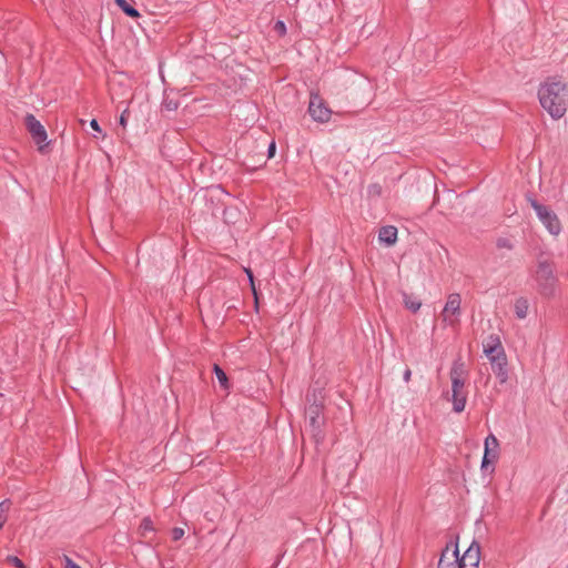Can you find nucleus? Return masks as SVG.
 I'll use <instances>...</instances> for the list:
<instances>
[{
  "instance_id": "f257e3e1",
  "label": "nucleus",
  "mask_w": 568,
  "mask_h": 568,
  "mask_svg": "<svg viewBox=\"0 0 568 568\" xmlns=\"http://www.w3.org/2000/svg\"><path fill=\"white\" fill-rule=\"evenodd\" d=\"M541 106L552 119H560L568 108L567 85L557 78H548L538 89Z\"/></svg>"
},
{
  "instance_id": "f03ea898",
  "label": "nucleus",
  "mask_w": 568,
  "mask_h": 568,
  "mask_svg": "<svg viewBox=\"0 0 568 568\" xmlns=\"http://www.w3.org/2000/svg\"><path fill=\"white\" fill-rule=\"evenodd\" d=\"M537 291L545 297H550L556 292L557 277L555 268L548 261H539L532 274Z\"/></svg>"
},
{
  "instance_id": "7ed1b4c3",
  "label": "nucleus",
  "mask_w": 568,
  "mask_h": 568,
  "mask_svg": "<svg viewBox=\"0 0 568 568\" xmlns=\"http://www.w3.org/2000/svg\"><path fill=\"white\" fill-rule=\"evenodd\" d=\"M535 210L537 217L551 235H558L561 232V223L557 214L548 206L540 204L535 199L528 200Z\"/></svg>"
},
{
  "instance_id": "20e7f679",
  "label": "nucleus",
  "mask_w": 568,
  "mask_h": 568,
  "mask_svg": "<svg viewBox=\"0 0 568 568\" xmlns=\"http://www.w3.org/2000/svg\"><path fill=\"white\" fill-rule=\"evenodd\" d=\"M462 297L458 293H450L442 311V320L446 326L454 327L459 323L462 315Z\"/></svg>"
},
{
  "instance_id": "39448f33",
  "label": "nucleus",
  "mask_w": 568,
  "mask_h": 568,
  "mask_svg": "<svg viewBox=\"0 0 568 568\" xmlns=\"http://www.w3.org/2000/svg\"><path fill=\"white\" fill-rule=\"evenodd\" d=\"M27 129L33 141L39 145V150H43V143H47L48 134L44 126L36 119L33 114H27L24 119Z\"/></svg>"
},
{
  "instance_id": "423d86ee",
  "label": "nucleus",
  "mask_w": 568,
  "mask_h": 568,
  "mask_svg": "<svg viewBox=\"0 0 568 568\" xmlns=\"http://www.w3.org/2000/svg\"><path fill=\"white\" fill-rule=\"evenodd\" d=\"M321 415H322V406L321 405L312 404L308 406V408L306 410V416L308 418L311 433H312L314 439L316 440V443H318L323 438V435H322L323 419L321 418Z\"/></svg>"
},
{
  "instance_id": "0eeeda50",
  "label": "nucleus",
  "mask_w": 568,
  "mask_h": 568,
  "mask_svg": "<svg viewBox=\"0 0 568 568\" xmlns=\"http://www.w3.org/2000/svg\"><path fill=\"white\" fill-rule=\"evenodd\" d=\"M310 115L314 121L325 123L331 118V110L317 94H312L308 105Z\"/></svg>"
},
{
  "instance_id": "6e6552de",
  "label": "nucleus",
  "mask_w": 568,
  "mask_h": 568,
  "mask_svg": "<svg viewBox=\"0 0 568 568\" xmlns=\"http://www.w3.org/2000/svg\"><path fill=\"white\" fill-rule=\"evenodd\" d=\"M464 386L465 379L454 378V381H452V402L455 413H462L465 409L467 396L463 392Z\"/></svg>"
},
{
  "instance_id": "1a4fd4ad",
  "label": "nucleus",
  "mask_w": 568,
  "mask_h": 568,
  "mask_svg": "<svg viewBox=\"0 0 568 568\" xmlns=\"http://www.w3.org/2000/svg\"><path fill=\"white\" fill-rule=\"evenodd\" d=\"M499 443L497 438L490 434L485 439V452L481 460V469L487 470L489 465H493L498 457Z\"/></svg>"
},
{
  "instance_id": "9d476101",
  "label": "nucleus",
  "mask_w": 568,
  "mask_h": 568,
  "mask_svg": "<svg viewBox=\"0 0 568 568\" xmlns=\"http://www.w3.org/2000/svg\"><path fill=\"white\" fill-rule=\"evenodd\" d=\"M488 359L499 383L505 384L508 381L507 356L505 351H500L499 354Z\"/></svg>"
},
{
  "instance_id": "9b49d317",
  "label": "nucleus",
  "mask_w": 568,
  "mask_h": 568,
  "mask_svg": "<svg viewBox=\"0 0 568 568\" xmlns=\"http://www.w3.org/2000/svg\"><path fill=\"white\" fill-rule=\"evenodd\" d=\"M480 560V547L477 542H473L464 552L463 557H458V568H478Z\"/></svg>"
},
{
  "instance_id": "f8f14e48",
  "label": "nucleus",
  "mask_w": 568,
  "mask_h": 568,
  "mask_svg": "<svg viewBox=\"0 0 568 568\" xmlns=\"http://www.w3.org/2000/svg\"><path fill=\"white\" fill-rule=\"evenodd\" d=\"M438 568H458V549L448 547L442 552L438 561Z\"/></svg>"
},
{
  "instance_id": "ddd939ff",
  "label": "nucleus",
  "mask_w": 568,
  "mask_h": 568,
  "mask_svg": "<svg viewBox=\"0 0 568 568\" xmlns=\"http://www.w3.org/2000/svg\"><path fill=\"white\" fill-rule=\"evenodd\" d=\"M500 351H504L500 338L498 335L491 334L487 337L484 344V353L488 358L496 356Z\"/></svg>"
},
{
  "instance_id": "4468645a",
  "label": "nucleus",
  "mask_w": 568,
  "mask_h": 568,
  "mask_svg": "<svg viewBox=\"0 0 568 568\" xmlns=\"http://www.w3.org/2000/svg\"><path fill=\"white\" fill-rule=\"evenodd\" d=\"M378 240L386 245H394L397 241V229L393 225L383 226L378 232Z\"/></svg>"
},
{
  "instance_id": "2eb2a0df",
  "label": "nucleus",
  "mask_w": 568,
  "mask_h": 568,
  "mask_svg": "<svg viewBox=\"0 0 568 568\" xmlns=\"http://www.w3.org/2000/svg\"><path fill=\"white\" fill-rule=\"evenodd\" d=\"M466 368H465V364L464 362L458 358L456 361H454L453 365H452V368H450V379L454 381V378H457V379H465V375H466Z\"/></svg>"
},
{
  "instance_id": "dca6fc26",
  "label": "nucleus",
  "mask_w": 568,
  "mask_h": 568,
  "mask_svg": "<svg viewBox=\"0 0 568 568\" xmlns=\"http://www.w3.org/2000/svg\"><path fill=\"white\" fill-rule=\"evenodd\" d=\"M403 303L405 307L412 311L413 313H416L422 306V302L419 298L407 293H403Z\"/></svg>"
},
{
  "instance_id": "f3484780",
  "label": "nucleus",
  "mask_w": 568,
  "mask_h": 568,
  "mask_svg": "<svg viewBox=\"0 0 568 568\" xmlns=\"http://www.w3.org/2000/svg\"><path fill=\"white\" fill-rule=\"evenodd\" d=\"M529 303L526 298L520 297L515 302V314L518 318L524 320L528 314Z\"/></svg>"
},
{
  "instance_id": "a211bd4d",
  "label": "nucleus",
  "mask_w": 568,
  "mask_h": 568,
  "mask_svg": "<svg viewBox=\"0 0 568 568\" xmlns=\"http://www.w3.org/2000/svg\"><path fill=\"white\" fill-rule=\"evenodd\" d=\"M115 3L118 4V7L130 18H139L140 17V12L134 8L132 7L131 4H129L126 2V0H114Z\"/></svg>"
},
{
  "instance_id": "6ab92c4d",
  "label": "nucleus",
  "mask_w": 568,
  "mask_h": 568,
  "mask_svg": "<svg viewBox=\"0 0 568 568\" xmlns=\"http://www.w3.org/2000/svg\"><path fill=\"white\" fill-rule=\"evenodd\" d=\"M213 371H214V374H215L220 385L224 389H227L229 388V379H227L225 372L217 364L214 365Z\"/></svg>"
},
{
  "instance_id": "aec40b11",
  "label": "nucleus",
  "mask_w": 568,
  "mask_h": 568,
  "mask_svg": "<svg viewBox=\"0 0 568 568\" xmlns=\"http://www.w3.org/2000/svg\"><path fill=\"white\" fill-rule=\"evenodd\" d=\"M10 506H11V501L8 499L0 503V529L2 528V526L4 525V523L7 520V514L10 509Z\"/></svg>"
},
{
  "instance_id": "412c9836",
  "label": "nucleus",
  "mask_w": 568,
  "mask_h": 568,
  "mask_svg": "<svg viewBox=\"0 0 568 568\" xmlns=\"http://www.w3.org/2000/svg\"><path fill=\"white\" fill-rule=\"evenodd\" d=\"M163 106L168 111H175L179 108V103L174 100L165 99L163 101Z\"/></svg>"
},
{
  "instance_id": "4be33fe9",
  "label": "nucleus",
  "mask_w": 568,
  "mask_h": 568,
  "mask_svg": "<svg viewBox=\"0 0 568 568\" xmlns=\"http://www.w3.org/2000/svg\"><path fill=\"white\" fill-rule=\"evenodd\" d=\"M496 244H497V246L499 248H507V250H511L513 248L511 242L508 239H505V237L498 239Z\"/></svg>"
},
{
  "instance_id": "5701e85b",
  "label": "nucleus",
  "mask_w": 568,
  "mask_h": 568,
  "mask_svg": "<svg viewBox=\"0 0 568 568\" xmlns=\"http://www.w3.org/2000/svg\"><path fill=\"white\" fill-rule=\"evenodd\" d=\"M274 30L278 34L284 36L286 33V26L282 20H278L275 22Z\"/></svg>"
},
{
  "instance_id": "b1692460",
  "label": "nucleus",
  "mask_w": 568,
  "mask_h": 568,
  "mask_svg": "<svg viewBox=\"0 0 568 568\" xmlns=\"http://www.w3.org/2000/svg\"><path fill=\"white\" fill-rule=\"evenodd\" d=\"M141 529L144 531H151L153 530L152 521L150 518H144L141 523Z\"/></svg>"
},
{
  "instance_id": "393cba45",
  "label": "nucleus",
  "mask_w": 568,
  "mask_h": 568,
  "mask_svg": "<svg viewBox=\"0 0 568 568\" xmlns=\"http://www.w3.org/2000/svg\"><path fill=\"white\" fill-rule=\"evenodd\" d=\"M183 536H184V529H183V528L175 527V528L172 530V538H173L174 540H179V539H181Z\"/></svg>"
},
{
  "instance_id": "a878e982",
  "label": "nucleus",
  "mask_w": 568,
  "mask_h": 568,
  "mask_svg": "<svg viewBox=\"0 0 568 568\" xmlns=\"http://www.w3.org/2000/svg\"><path fill=\"white\" fill-rule=\"evenodd\" d=\"M9 560L17 567V568H26V565L20 560L18 557H9Z\"/></svg>"
},
{
  "instance_id": "bb28decb",
  "label": "nucleus",
  "mask_w": 568,
  "mask_h": 568,
  "mask_svg": "<svg viewBox=\"0 0 568 568\" xmlns=\"http://www.w3.org/2000/svg\"><path fill=\"white\" fill-rule=\"evenodd\" d=\"M65 568H81L78 564H75L71 558L64 557Z\"/></svg>"
},
{
  "instance_id": "cd10ccee",
  "label": "nucleus",
  "mask_w": 568,
  "mask_h": 568,
  "mask_svg": "<svg viewBox=\"0 0 568 568\" xmlns=\"http://www.w3.org/2000/svg\"><path fill=\"white\" fill-rule=\"evenodd\" d=\"M90 126H91L94 131H97V132H101V128H100V125H99V122H98L95 119H92V120L90 121Z\"/></svg>"
},
{
  "instance_id": "c85d7f7f",
  "label": "nucleus",
  "mask_w": 568,
  "mask_h": 568,
  "mask_svg": "<svg viewBox=\"0 0 568 568\" xmlns=\"http://www.w3.org/2000/svg\"><path fill=\"white\" fill-rule=\"evenodd\" d=\"M247 276H248V280H250V283H251V287H252V291L253 293L255 294V286H254V281H253V274L250 270H246L245 271Z\"/></svg>"
},
{
  "instance_id": "c756f323",
  "label": "nucleus",
  "mask_w": 568,
  "mask_h": 568,
  "mask_svg": "<svg viewBox=\"0 0 568 568\" xmlns=\"http://www.w3.org/2000/svg\"><path fill=\"white\" fill-rule=\"evenodd\" d=\"M275 149H276V146H275V142L273 141V142H271V143H270V145H268V150H267V151H268V156H270V158H272V156L274 155V153H275Z\"/></svg>"
},
{
  "instance_id": "7c9ffc66",
  "label": "nucleus",
  "mask_w": 568,
  "mask_h": 568,
  "mask_svg": "<svg viewBox=\"0 0 568 568\" xmlns=\"http://www.w3.org/2000/svg\"><path fill=\"white\" fill-rule=\"evenodd\" d=\"M410 376H412V371L409 368H406L404 374H403V378L406 383H408L410 381Z\"/></svg>"
},
{
  "instance_id": "2f4dec72",
  "label": "nucleus",
  "mask_w": 568,
  "mask_h": 568,
  "mask_svg": "<svg viewBox=\"0 0 568 568\" xmlns=\"http://www.w3.org/2000/svg\"><path fill=\"white\" fill-rule=\"evenodd\" d=\"M126 113H128V110H125V111L121 114V116H120V124H121L123 128H125V125H126Z\"/></svg>"
}]
</instances>
